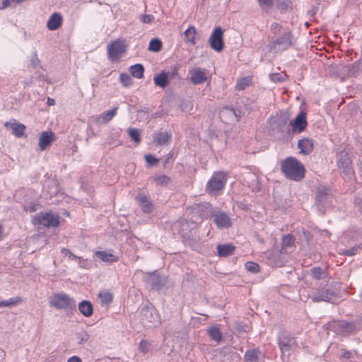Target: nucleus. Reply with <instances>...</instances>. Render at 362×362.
Wrapping results in <instances>:
<instances>
[{
	"instance_id": "f257e3e1",
	"label": "nucleus",
	"mask_w": 362,
	"mask_h": 362,
	"mask_svg": "<svg viewBox=\"0 0 362 362\" xmlns=\"http://www.w3.org/2000/svg\"><path fill=\"white\" fill-rule=\"evenodd\" d=\"M271 32L276 37L271 40L269 47L271 50L282 51L288 49L292 44V33L288 28H284L278 23L271 25Z\"/></svg>"
},
{
	"instance_id": "f03ea898",
	"label": "nucleus",
	"mask_w": 362,
	"mask_h": 362,
	"mask_svg": "<svg viewBox=\"0 0 362 362\" xmlns=\"http://www.w3.org/2000/svg\"><path fill=\"white\" fill-rule=\"evenodd\" d=\"M281 168L284 175L290 180L300 181L305 177V167L295 158L288 157L284 160Z\"/></svg>"
},
{
	"instance_id": "7ed1b4c3",
	"label": "nucleus",
	"mask_w": 362,
	"mask_h": 362,
	"mask_svg": "<svg viewBox=\"0 0 362 362\" xmlns=\"http://www.w3.org/2000/svg\"><path fill=\"white\" fill-rule=\"evenodd\" d=\"M228 180V175L223 171L214 172L206 183V191L214 196L221 194Z\"/></svg>"
},
{
	"instance_id": "20e7f679",
	"label": "nucleus",
	"mask_w": 362,
	"mask_h": 362,
	"mask_svg": "<svg viewBox=\"0 0 362 362\" xmlns=\"http://www.w3.org/2000/svg\"><path fill=\"white\" fill-rule=\"evenodd\" d=\"M127 43L125 40L118 38L111 41L107 46V57L112 62L119 61L126 52Z\"/></svg>"
},
{
	"instance_id": "39448f33",
	"label": "nucleus",
	"mask_w": 362,
	"mask_h": 362,
	"mask_svg": "<svg viewBox=\"0 0 362 362\" xmlns=\"http://www.w3.org/2000/svg\"><path fill=\"white\" fill-rule=\"evenodd\" d=\"M60 217L52 211L42 213L38 216H35L32 218V223L34 226L42 225L46 228H56L60 223Z\"/></svg>"
},
{
	"instance_id": "423d86ee",
	"label": "nucleus",
	"mask_w": 362,
	"mask_h": 362,
	"mask_svg": "<svg viewBox=\"0 0 362 362\" xmlns=\"http://www.w3.org/2000/svg\"><path fill=\"white\" fill-rule=\"evenodd\" d=\"M49 304L59 310H71L76 308L75 300L64 293H54L50 298Z\"/></svg>"
},
{
	"instance_id": "0eeeda50",
	"label": "nucleus",
	"mask_w": 362,
	"mask_h": 362,
	"mask_svg": "<svg viewBox=\"0 0 362 362\" xmlns=\"http://www.w3.org/2000/svg\"><path fill=\"white\" fill-rule=\"evenodd\" d=\"M209 44L211 47L220 52L223 48V30L219 26L216 27L213 30L212 34L209 38Z\"/></svg>"
},
{
	"instance_id": "6e6552de",
	"label": "nucleus",
	"mask_w": 362,
	"mask_h": 362,
	"mask_svg": "<svg viewBox=\"0 0 362 362\" xmlns=\"http://www.w3.org/2000/svg\"><path fill=\"white\" fill-rule=\"evenodd\" d=\"M293 134H300L303 132L308 126L306 113L300 111L296 117L290 122Z\"/></svg>"
},
{
	"instance_id": "1a4fd4ad",
	"label": "nucleus",
	"mask_w": 362,
	"mask_h": 362,
	"mask_svg": "<svg viewBox=\"0 0 362 362\" xmlns=\"http://www.w3.org/2000/svg\"><path fill=\"white\" fill-rule=\"evenodd\" d=\"M55 136L52 132H43L39 138V146L41 151H45L54 141Z\"/></svg>"
},
{
	"instance_id": "9d476101",
	"label": "nucleus",
	"mask_w": 362,
	"mask_h": 362,
	"mask_svg": "<svg viewBox=\"0 0 362 362\" xmlns=\"http://www.w3.org/2000/svg\"><path fill=\"white\" fill-rule=\"evenodd\" d=\"M63 22V16L60 13L55 12L51 15L47 23V28L49 30H56L59 29Z\"/></svg>"
},
{
	"instance_id": "9b49d317",
	"label": "nucleus",
	"mask_w": 362,
	"mask_h": 362,
	"mask_svg": "<svg viewBox=\"0 0 362 362\" xmlns=\"http://www.w3.org/2000/svg\"><path fill=\"white\" fill-rule=\"evenodd\" d=\"M298 148L300 149V153L303 155H308L313 151V140L310 138H303L300 139L298 142Z\"/></svg>"
},
{
	"instance_id": "f8f14e48",
	"label": "nucleus",
	"mask_w": 362,
	"mask_h": 362,
	"mask_svg": "<svg viewBox=\"0 0 362 362\" xmlns=\"http://www.w3.org/2000/svg\"><path fill=\"white\" fill-rule=\"evenodd\" d=\"M334 297V293L330 289H322L315 293L311 298L313 302L329 301Z\"/></svg>"
},
{
	"instance_id": "ddd939ff",
	"label": "nucleus",
	"mask_w": 362,
	"mask_h": 362,
	"mask_svg": "<svg viewBox=\"0 0 362 362\" xmlns=\"http://www.w3.org/2000/svg\"><path fill=\"white\" fill-rule=\"evenodd\" d=\"M214 222L218 228H227L231 226L230 217L223 212H219L214 216Z\"/></svg>"
},
{
	"instance_id": "4468645a",
	"label": "nucleus",
	"mask_w": 362,
	"mask_h": 362,
	"mask_svg": "<svg viewBox=\"0 0 362 362\" xmlns=\"http://www.w3.org/2000/svg\"><path fill=\"white\" fill-rule=\"evenodd\" d=\"M351 164V160L347 153L341 156L337 163L338 168L342 170L343 173L346 175L352 172Z\"/></svg>"
},
{
	"instance_id": "2eb2a0df",
	"label": "nucleus",
	"mask_w": 362,
	"mask_h": 362,
	"mask_svg": "<svg viewBox=\"0 0 362 362\" xmlns=\"http://www.w3.org/2000/svg\"><path fill=\"white\" fill-rule=\"evenodd\" d=\"M95 256L100 261L112 264L119 261V257L113 253L107 251H97L95 252Z\"/></svg>"
},
{
	"instance_id": "dca6fc26",
	"label": "nucleus",
	"mask_w": 362,
	"mask_h": 362,
	"mask_svg": "<svg viewBox=\"0 0 362 362\" xmlns=\"http://www.w3.org/2000/svg\"><path fill=\"white\" fill-rule=\"evenodd\" d=\"M190 81L193 84H201L207 81L205 71L197 69L191 71Z\"/></svg>"
},
{
	"instance_id": "f3484780",
	"label": "nucleus",
	"mask_w": 362,
	"mask_h": 362,
	"mask_svg": "<svg viewBox=\"0 0 362 362\" xmlns=\"http://www.w3.org/2000/svg\"><path fill=\"white\" fill-rule=\"evenodd\" d=\"M4 127L6 128H11L12 133L16 136V137H21L25 131V126L23 124L17 123L14 120L13 122H6L4 123Z\"/></svg>"
},
{
	"instance_id": "a211bd4d",
	"label": "nucleus",
	"mask_w": 362,
	"mask_h": 362,
	"mask_svg": "<svg viewBox=\"0 0 362 362\" xmlns=\"http://www.w3.org/2000/svg\"><path fill=\"white\" fill-rule=\"evenodd\" d=\"M143 320L149 323L159 322V320H160L159 313L155 309L146 308L144 310Z\"/></svg>"
},
{
	"instance_id": "6ab92c4d",
	"label": "nucleus",
	"mask_w": 362,
	"mask_h": 362,
	"mask_svg": "<svg viewBox=\"0 0 362 362\" xmlns=\"http://www.w3.org/2000/svg\"><path fill=\"white\" fill-rule=\"evenodd\" d=\"M79 312L86 317L92 316L93 313V307L88 300H83L78 304Z\"/></svg>"
},
{
	"instance_id": "aec40b11",
	"label": "nucleus",
	"mask_w": 362,
	"mask_h": 362,
	"mask_svg": "<svg viewBox=\"0 0 362 362\" xmlns=\"http://www.w3.org/2000/svg\"><path fill=\"white\" fill-rule=\"evenodd\" d=\"M136 200L140 203V206L144 212L150 213L152 211L153 206L146 195L144 194H139L136 197Z\"/></svg>"
},
{
	"instance_id": "412c9836",
	"label": "nucleus",
	"mask_w": 362,
	"mask_h": 362,
	"mask_svg": "<svg viewBox=\"0 0 362 362\" xmlns=\"http://www.w3.org/2000/svg\"><path fill=\"white\" fill-rule=\"evenodd\" d=\"M235 246L232 244L218 245L217 246L218 254L221 257H228L235 251Z\"/></svg>"
},
{
	"instance_id": "4be33fe9",
	"label": "nucleus",
	"mask_w": 362,
	"mask_h": 362,
	"mask_svg": "<svg viewBox=\"0 0 362 362\" xmlns=\"http://www.w3.org/2000/svg\"><path fill=\"white\" fill-rule=\"evenodd\" d=\"M171 133L158 132L155 135L154 141L160 146L166 145L171 139Z\"/></svg>"
},
{
	"instance_id": "5701e85b",
	"label": "nucleus",
	"mask_w": 362,
	"mask_h": 362,
	"mask_svg": "<svg viewBox=\"0 0 362 362\" xmlns=\"http://www.w3.org/2000/svg\"><path fill=\"white\" fill-rule=\"evenodd\" d=\"M184 35L186 42L190 43L192 45H194L196 44L197 30L194 26H189L185 31Z\"/></svg>"
},
{
	"instance_id": "b1692460",
	"label": "nucleus",
	"mask_w": 362,
	"mask_h": 362,
	"mask_svg": "<svg viewBox=\"0 0 362 362\" xmlns=\"http://www.w3.org/2000/svg\"><path fill=\"white\" fill-rule=\"evenodd\" d=\"M252 83V76L242 77L237 80L235 88L238 90H243L246 88L251 86Z\"/></svg>"
},
{
	"instance_id": "393cba45",
	"label": "nucleus",
	"mask_w": 362,
	"mask_h": 362,
	"mask_svg": "<svg viewBox=\"0 0 362 362\" xmlns=\"http://www.w3.org/2000/svg\"><path fill=\"white\" fill-rule=\"evenodd\" d=\"M153 81L156 86L164 88L168 83V74L165 71H162L154 77Z\"/></svg>"
},
{
	"instance_id": "a878e982",
	"label": "nucleus",
	"mask_w": 362,
	"mask_h": 362,
	"mask_svg": "<svg viewBox=\"0 0 362 362\" xmlns=\"http://www.w3.org/2000/svg\"><path fill=\"white\" fill-rule=\"evenodd\" d=\"M131 75L136 78H142L144 77V68L140 64L132 65L129 67Z\"/></svg>"
},
{
	"instance_id": "bb28decb",
	"label": "nucleus",
	"mask_w": 362,
	"mask_h": 362,
	"mask_svg": "<svg viewBox=\"0 0 362 362\" xmlns=\"http://www.w3.org/2000/svg\"><path fill=\"white\" fill-rule=\"evenodd\" d=\"M98 297L102 305H108L112 303L113 299L112 293L107 291H100L98 294Z\"/></svg>"
},
{
	"instance_id": "cd10ccee",
	"label": "nucleus",
	"mask_w": 362,
	"mask_h": 362,
	"mask_svg": "<svg viewBox=\"0 0 362 362\" xmlns=\"http://www.w3.org/2000/svg\"><path fill=\"white\" fill-rule=\"evenodd\" d=\"M295 241L296 239L293 235L291 234H287L283 236L282 238V250H286L288 247H295Z\"/></svg>"
},
{
	"instance_id": "c85d7f7f",
	"label": "nucleus",
	"mask_w": 362,
	"mask_h": 362,
	"mask_svg": "<svg viewBox=\"0 0 362 362\" xmlns=\"http://www.w3.org/2000/svg\"><path fill=\"white\" fill-rule=\"evenodd\" d=\"M208 333L211 338L216 342H220L222 340V334L220 329L216 327H211L208 329Z\"/></svg>"
},
{
	"instance_id": "c756f323",
	"label": "nucleus",
	"mask_w": 362,
	"mask_h": 362,
	"mask_svg": "<svg viewBox=\"0 0 362 362\" xmlns=\"http://www.w3.org/2000/svg\"><path fill=\"white\" fill-rule=\"evenodd\" d=\"M259 352L256 349H252L246 351L245 359L246 362H257L258 360Z\"/></svg>"
},
{
	"instance_id": "7c9ffc66",
	"label": "nucleus",
	"mask_w": 362,
	"mask_h": 362,
	"mask_svg": "<svg viewBox=\"0 0 362 362\" xmlns=\"http://www.w3.org/2000/svg\"><path fill=\"white\" fill-rule=\"evenodd\" d=\"M117 109V107H115L111 110L103 112L100 115V119H101L104 122L111 120L116 115Z\"/></svg>"
},
{
	"instance_id": "2f4dec72",
	"label": "nucleus",
	"mask_w": 362,
	"mask_h": 362,
	"mask_svg": "<svg viewBox=\"0 0 362 362\" xmlns=\"http://www.w3.org/2000/svg\"><path fill=\"white\" fill-rule=\"evenodd\" d=\"M162 48V42L158 39H152L148 45V49L153 52H159Z\"/></svg>"
},
{
	"instance_id": "473e14b6",
	"label": "nucleus",
	"mask_w": 362,
	"mask_h": 362,
	"mask_svg": "<svg viewBox=\"0 0 362 362\" xmlns=\"http://www.w3.org/2000/svg\"><path fill=\"white\" fill-rule=\"evenodd\" d=\"M128 134L132 141L136 144H139L141 141L140 139V131L137 129H128Z\"/></svg>"
},
{
	"instance_id": "72a5a7b5",
	"label": "nucleus",
	"mask_w": 362,
	"mask_h": 362,
	"mask_svg": "<svg viewBox=\"0 0 362 362\" xmlns=\"http://www.w3.org/2000/svg\"><path fill=\"white\" fill-rule=\"evenodd\" d=\"M119 81L125 87L131 86L133 83L131 76L126 73L120 74Z\"/></svg>"
},
{
	"instance_id": "f704fd0d",
	"label": "nucleus",
	"mask_w": 362,
	"mask_h": 362,
	"mask_svg": "<svg viewBox=\"0 0 362 362\" xmlns=\"http://www.w3.org/2000/svg\"><path fill=\"white\" fill-rule=\"evenodd\" d=\"M326 272L320 267H313L311 274L315 279H321L325 277Z\"/></svg>"
},
{
	"instance_id": "c9c22d12",
	"label": "nucleus",
	"mask_w": 362,
	"mask_h": 362,
	"mask_svg": "<svg viewBox=\"0 0 362 362\" xmlns=\"http://www.w3.org/2000/svg\"><path fill=\"white\" fill-rule=\"evenodd\" d=\"M335 324L339 328L341 329L342 332H351L353 328L352 324L344 321L336 322Z\"/></svg>"
},
{
	"instance_id": "e433bc0d",
	"label": "nucleus",
	"mask_w": 362,
	"mask_h": 362,
	"mask_svg": "<svg viewBox=\"0 0 362 362\" xmlns=\"http://www.w3.org/2000/svg\"><path fill=\"white\" fill-rule=\"evenodd\" d=\"M154 181L157 185H166L170 181V178L167 175H160L155 177Z\"/></svg>"
},
{
	"instance_id": "4c0bfd02",
	"label": "nucleus",
	"mask_w": 362,
	"mask_h": 362,
	"mask_svg": "<svg viewBox=\"0 0 362 362\" xmlns=\"http://www.w3.org/2000/svg\"><path fill=\"white\" fill-rule=\"evenodd\" d=\"M245 268L247 271L257 273L259 271V266L257 263L253 262H247L245 263Z\"/></svg>"
},
{
	"instance_id": "58836bf2",
	"label": "nucleus",
	"mask_w": 362,
	"mask_h": 362,
	"mask_svg": "<svg viewBox=\"0 0 362 362\" xmlns=\"http://www.w3.org/2000/svg\"><path fill=\"white\" fill-rule=\"evenodd\" d=\"M23 302V298L20 296H16L13 298H11L10 299L7 300V305L8 307H12L17 305Z\"/></svg>"
},
{
	"instance_id": "ea45409f",
	"label": "nucleus",
	"mask_w": 362,
	"mask_h": 362,
	"mask_svg": "<svg viewBox=\"0 0 362 362\" xmlns=\"http://www.w3.org/2000/svg\"><path fill=\"white\" fill-rule=\"evenodd\" d=\"M259 6L263 8H270L273 6V0H257Z\"/></svg>"
},
{
	"instance_id": "a19ab883",
	"label": "nucleus",
	"mask_w": 362,
	"mask_h": 362,
	"mask_svg": "<svg viewBox=\"0 0 362 362\" xmlns=\"http://www.w3.org/2000/svg\"><path fill=\"white\" fill-rule=\"evenodd\" d=\"M149 343L146 340H141L139 344V350L143 353L148 351Z\"/></svg>"
},
{
	"instance_id": "79ce46f5",
	"label": "nucleus",
	"mask_w": 362,
	"mask_h": 362,
	"mask_svg": "<svg viewBox=\"0 0 362 362\" xmlns=\"http://www.w3.org/2000/svg\"><path fill=\"white\" fill-rule=\"evenodd\" d=\"M145 158L147 163L151 165H156L158 163V159L152 155H146Z\"/></svg>"
},
{
	"instance_id": "37998d69",
	"label": "nucleus",
	"mask_w": 362,
	"mask_h": 362,
	"mask_svg": "<svg viewBox=\"0 0 362 362\" xmlns=\"http://www.w3.org/2000/svg\"><path fill=\"white\" fill-rule=\"evenodd\" d=\"M69 258L72 260L76 261L79 265H81V262H86V260L84 259L74 255L72 252L70 253V256H69Z\"/></svg>"
},
{
	"instance_id": "c03bdc74",
	"label": "nucleus",
	"mask_w": 362,
	"mask_h": 362,
	"mask_svg": "<svg viewBox=\"0 0 362 362\" xmlns=\"http://www.w3.org/2000/svg\"><path fill=\"white\" fill-rule=\"evenodd\" d=\"M154 16L150 14L144 15L142 17V22L144 23H151L153 21Z\"/></svg>"
},
{
	"instance_id": "a18cd8bd",
	"label": "nucleus",
	"mask_w": 362,
	"mask_h": 362,
	"mask_svg": "<svg viewBox=\"0 0 362 362\" xmlns=\"http://www.w3.org/2000/svg\"><path fill=\"white\" fill-rule=\"evenodd\" d=\"M286 75H281L280 74H275L272 76V79L274 81H281L284 80V76Z\"/></svg>"
},
{
	"instance_id": "49530a36",
	"label": "nucleus",
	"mask_w": 362,
	"mask_h": 362,
	"mask_svg": "<svg viewBox=\"0 0 362 362\" xmlns=\"http://www.w3.org/2000/svg\"><path fill=\"white\" fill-rule=\"evenodd\" d=\"M341 357L344 358H351L352 357V353L349 351L342 350Z\"/></svg>"
},
{
	"instance_id": "de8ad7c7",
	"label": "nucleus",
	"mask_w": 362,
	"mask_h": 362,
	"mask_svg": "<svg viewBox=\"0 0 362 362\" xmlns=\"http://www.w3.org/2000/svg\"><path fill=\"white\" fill-rule=\"evenodd\" d=\"M11 0H2L1 6H0V9H4L8 7L11 4Z\"/></svg>"
},
{
	"instance_id": "09e8293b",
	"label": "nucleus",
	"mask_w": 362,
	"mask_h": 362,
	"mask_svg": "<svg viewBox=\"0 0 362 362\" xmlns=\"http://www.w3.org/2000/svg\"><path fill=\"white\" fill-rule=\"evenodd\" d=\"M280 349L283 353L288 351L290 350V346L287 344H282L280 345Z\"/></svg>"
},
{
	"instance_id": "8fccbe9b",
	"label": "nucleus",
	"mask_w": 362,
	"mask_h": 362,
	"mask_svg": "<svg viewBox=\"0 0 362 362\" xmlns=\"http://www.w3.org/2000/svg\"><path fill=\"white\" fill-rule=\"evenodd\" d=\"M68 362H82V361L79 357L74 356L69 358Z\"/></svg>"
},
{
	"instance_id": "3c124183",
	"label": "nucleus",
	"mask_w": 362,
	"mask_h": 362,
	"mask_svg": "<svg viewBox=\"0 0 362 362\" xmlns=\"http://www.w3.org/2000/svg\"><path fill=\"white\" fill-rule=\"evenodd\" d=\"M61 252L63 255H66V256H70V253H71V252L69 250L66 249V248H62L61 250Z\"/></svg>"
},
{
	"instance_id": "603ef678",
	"label": "nucleus",
	"mask_w": 362,
	"mask_h": 362,
	"mask_svg": "<svg viewBox=\"0 0 362 362\" xmlns=\"http://www.w3.org/2000/svg\"><path fill=\"white\" fill-rule=\"evenodd\" d=\"M85 260H86V262H81V265H79V266L81 267H83L85 269H88L89 268L88 262L87 259H85Z\"/></svg>"
},
{
	"instance_id": "864d4df0",
	"label": "nucleus",
	"mask_w": 362,
	"mask_h": 362,
	"mask_svg": "<svg viewBox=\"0 0 362 362\" xmlns=\"http://www.w3.org/2000/svg\"><path fill=\"white\" fill-rule=\"evenodd\" d=\"M39 59L37 58V54L35 53L33 59V64L35 66L37 64H38Z\"/></svg>"
},
{
	"instance_id": "5fc2aeb1",
	"label": "nucleus",
	"mask_w": 362,
	"mask_h": 362,
	"mask_svg": "<svg viewBox=\"0 0 362 362\" xmlns=\"http://www.w3.org/2000/svg\"><path fill=\"white\" fill-rule=\"evenodd\" d=\"M47 104H48V105H54L55 104L54 99L48 98H47Z\"/></svg>"
},
{
	"instance_id": "6e6d98bb",
	"label": "nucleus",
	"mask_w": 362,
	"mask_h": 362,
	"mask_svg": "<svg viewBox=\"0 0 362 362\" xmlns=\"http://www.w3.org/2000/svg\"><path fill=\"white\" fill-rule=\"evenodd\" d=\"M3 307H8L7 300L0 301V308H3Z\"/></svg>"
},
{
	"instance_id": "4d7b16f0",
	"label": "nucleus",
	"mask_w": 362,
	"mask_h": 362,
	"mask_svg": "<svg viewBox=\"0 0 362 362\" xmlns=\"http://www.w3.org/2000/svg\"><path fill=\"white\" fill-rule=\"evenodd\" d=\"M344 254H345V255H354V253H353V252H349V251H346V252H344Z\"/></svg>"
},
{
	"instance_id": "13d9d810",
	"label": "nucleus",
	"mask_w": 362,
	"mask_h": 362,
	"mask_svg": "<svg viewBox=\"0 0 362 362\" xmlns=\"http://www.w3.org/2000/svg\"><path fill=\"white\" fill-rule=\"evenodd\" d=\"M35 210L36 209H35V206H33L30 208V211L33 212V211H35Z\"/></svg>"
}]
</instances>
